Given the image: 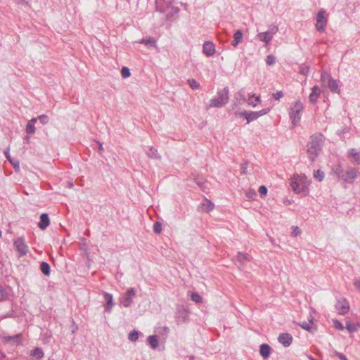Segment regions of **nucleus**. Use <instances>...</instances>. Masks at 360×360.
<instances>
[{
	"label": "nucleus",
	"mask_w": 360,
	"mask_h": 360,
	"mask_svg": "<svg viewBox=\"0 0 360 360\" xmlns=\"http://www.w3.org/2000/svg\"><path fill=\"white\" fill-rule=\"evenodd\" d=\"M323 146V136L322 134L318 133L311 136L310 141L307 144V153L311 162H314L321 153Z\"/></svg>",
	"instance_id": "obj_1"
},
{
	"label": "nucleus",
	"mask_w": 360,
	"mask_h": 360,
	"mask_svg": "<svg viewBox=\"0 0 360 360\" xmlns=\"http://www.w3.org/2000/svg\"><path fill=\"white\" fill-rule=\"evenodd\" d=\"M229 89L228 86H225L222 89H219L217 91V96L210 101V103L207 106V108H221L226 105L229 101Z\"/></svg>",
	"instance_id": "obj_2"
},
{
	"label": "nucleus",
	"mask_w": 360,
	"mask_h": 360,
	"mask_svg": "<svg viewBox=\"0 0 360 360\" xmlns=\"http://www.w3.org/2000/svg\"><path fill=\"white\" fill-rule=\"evenodd\" d=\"M156 11L165 15V20L173 21L176 19L180 9L169 4H160L156 1Z\"/></svg>",
	"instance_id": "obj_3"
},
{
	"label": "nucleus",
	"mask_w": 360,
	"mask_h": 360,
	"mask_svg": "<svg viewBox=\"0 0 360 360\" xmlns=\"http://www.w3.org/2000/svg\"><path fill=\"white\" fill-rule=\"evenodd\" d=\"M290 186L292 191L302 196H307L309 193V184L302 180L292 178L290 181Z\"/></svg>",
	"instance_id": "obj_4"
},
{
	"label": "nucleus",
	"mask_w": 360,
	"mask_h": 360,
	"mask_svg": "<svg viewBox=\"0 0 360 360\" xmlns=\"http://www.w3.org/2000/svg\"><path fill=\"white\" fill-rule=\"evenodd\" d=\"M303 105L300 101H297L293 103L289 111V116L292 121V125L295 127L300 121L302 112L303 110Z\"/></svg>",
	"instance_id": "obj_5"
},
{
	"label": "nucleus",
	"mask_w": 360,
	"mask_h": 360,
	"mask_svg": "<svg viewBox=\"0 0 360 360\" xmlns=\"http://www.w3.org/2000/svg\"><path fill=\"white\" fill-rule=\"evenodd\" d=\"M328 15L324 9L321 8L319 11L316 17V23L315 25L318 32H323L325 31L328 22Z\"/></svg>",
	"instance_id": "obj_6"
},
{
	"label": "nucleus",
	"mask_w": 360,
	"mask_h": 360,
	"mask_svg": "<svg viewBox=\"0 0 360 360\" xmlns=\"http://www.w3.org/2000/svg\"><path fill=\"white\" fill-rule=\"evenodd\" d=\"M13 247L18 252V257L20 258L26 255L29 251L28 245L25 243L24 236H20L14 240Z\"/></svg>",
	"instance_id": "obj_7"
},
{
	"label": "nucleus",
	"mask_w": 360,
	"mask_h": 360,
	"mask_svg": "<svg viewBox=\"0 0 360 360\" xmlns=\"http://www.w3.org/2000/svg\"><path fill=\"white\" fill-rule=\"evenodd\" d=\"M136 295V290L134 288H129L121 298V304L124 307H129L133 303V298Z\"/></svg>",
	"instance_id": "obj_8"
},
{
	"label": "nucleus",
	"mask_w": 360,
	"mask_h": 360,
	"mask_svg": "<svg viewBox=\"0 0 360 360\" xmlns=\"http://www.w3.org/2000/svg\"><path fill=\"white\" fill-rule=\"evenodd\" d=\"M188 310L184 306H177L175 312V318L176 319V322L178 323L187 322L188 321Z\"/></svg>",
	"instance_id": "obj_9"
},
{
	"label": "nucleus",
	"mask_w": 360,
	"mask_h": 360,
	"mask_svg": "<svg viewBox=\"0 0 360 360\" xmlns=\"http://www.w3.org/2000/svg\"><path fill=\"white\" fill-rule=\"evenodd\" d=\"M359 172L355 168L350 167L342 175V179L344 183L352 184L357 178Z\"/></svg>",
	"instance_id": "obj_10"
},
{
	"label": "nucleus",
	"mask_w": 360,
	"mask_h": 360,
	"mask_svg": "<svg viewBox=\"0 0 360 360\" xmlns=\"http://www.w3.org/2000/svg\"><path fill=\"white\" fill-rule=\"evenodd\" d=\"M335 308L340 315H345L347 314L349 309V302L345 298L338 300L335 304Z\"/></svg>",
	"instance_id": "obj_11"
},
{
	"label": "nucleus",
	"mask_w": 360,
	"mask_h": 360,
	"mask_svg": "<svg viewBox=\"0 0 360 360\" xmlns=\"http://www.w3.org/2000/svg\"><path fill=\"white\" fill-rule=\"evenodd\" d=\"M235 115L240 117H245L247 120V123H250L259 118L256 112L254 111L243 110L241 112H236Z\"/></svg>",
	"instance_id": "obj_12"
},
{
	"label": "nucleus",
	"mask_w": 360,
	"mask_h": 360,
	"mask_svg": "<svg viewBox=\"0 0 360 360\" xmlns=\"http://www.w3.org/2000/svg\"><path fill=\"white\" fill-rule=\"evenodd\" d=\"M103 295L105 300V303L103 305L105 311L107 313H110L112 311V307L115 305V302L113 300V296L112 294L107 292H103Z\"/></svg>",
	"instance_id": "obj_13"
},
{
	"label": "nucleus",
	"mask_w": 360,
	"mask_h": 360,
	"mask_svg": "<svg viewBox=\"0 0 360 360\" xmlns=\"http://www.w3.org/2000/svg\"><path fill=\"white\" fill-rule=\"evenodd\" d=\"M278 341L285 347H289L292 342V336L288 333H281L278 337Z\"/></svg>",
	"instance_id": "obj_14"
},
{
	"label": "nucleus",
	"mask_w": 360,
	"mask_h": 360,
	"mask_svg": "<svg viewBox=\"0 0 360 360\" xmlns=\"http://www.w3.org/2000/svg\"><path fill=\"white\" fill-rule=\"evenodd\" d=\"M202 51L204 54L207 56H212L215 53V47L214 44L212 41H207L203 44Z\"/></svg>",
	"instance_id": "obj_15"
},
{
	"label": "nucleus",
	"mask_w": 360,
	"mask_h": 360,
	"mask_svg": "<svg viewBox=\"0 0 360 360\" xmlns=\"http://www.w3.org/2000/svg\"><path fill=\"white\" fill-rule=\"evenodd\" d=\"M37 122L36 118H32L29 120L25 127V132L27 135H32L36 132L35 123ZM30 137L28 136H26L27 141H28Z\"/></svg>",
	"instance_id": "obj_16"
},
{
	"label": "nucleus",
	"mask_w": 360,
	"mask_h": 360,
	"mask_svg": "<svg viewBox=\"0 0 360 360\" xmlns=\"http://www.w3.org/2000/svg\"><path fill=\"white\" fill-rule=\"evenodd\" d=\"M250 256L248 253H243L238 252L237 255L233 259L236 263H238L240 265L245 264L247 262L250 261Z\"/></svg>",
	"instance_id": "obj_17"
},
{
	"label": "nucleus",
	"mask_w": 360,
	"mask_h": 360,
	"mask_svg": "<svg viewBox=\"0 0 360 360\" xmlns=\"http://www.w3.org/2000/svg\"><path fill=\"white\" fill-rule=\"evenodd\" d=\"M38 226L41 230H45L50 224V219L47 213H42L39 217Z\"/></svg>",
	"instance_id": "obj_18"
},
{
	"label": "nucleus",
	"mask_w": 360,
	"mask_h": 360,
	"mask_svg": "<svg viewBox=\"0 0 360 360\" xmlns=\"http://www.w3.org/2000/svg\"><path fill=\"white\" fill-rule=\"evenodd\" d=\"M327 86L332 93L340 94V89L339 88L337 80L333 79L331 76H328Z\"/></svg>",
	"instance_id": "obj_19"
},
{
	"label": "nucleus",
	"mask_w": 360,
	"mask_h": 360,
	"mask_svg": "<svg viewBox=\"0 0 360 360\" xmlns=\"http://www.w3.org/2000/svg\"><path fill=\"white\" fill-rule=\"evenodd\" d=\"M320 96V90L318 86H314L311 88V92L309 94V100L311 103L315 104Z\"/></svg>",
	"instance_id": "obj_20"
},
{
	"label": "nucleus",
	"mask_w": 360,
	"mask_h": 360,
	"mask_svg": "<svg viewBox=\"0 0 360 360\" xmlns=\"http://www.w3.org/2000/svg\"><path fill=\"white\" fill-rule=\"evenodd\" d=\"M314 319L313 316L311 314H310L308 317V322H307V321L300 322V323H298L297 325H299L304 330H305L308 332H311L312 325L314 324Z\"/></svg>",
	"instance_id": "obj_21"
},
{
	"label": "nucleus",
	"mask_w": 360,
	"mask_h": 360,
	"mask_svg": "<svg viewBox=\"0 0 360 360\" xmlns=\"http://www.w3.org/2000/svg\"><path fill=\"white\" fill-rule=\"evenodd\" d=\"M348 158L352 159V162L356 165H360V153L355 148H351L348 152Z\"/></svg>",
	"instance_id": "obj_22"
},
{
	"label": "nucleus",
	"mask_w": 360,
	"mask_h": 360,
	"mask_svg": "<svg viewBox=\"0 0 360 360\" xmlns=\"http://www.w3.org/2000/svg\"><path fill=\"white\" fill-rule=\"evenodd\" d=\"M271 350V347L268 344L264 343L259 347L260 355L265 359L269 357Z\"/></svg>",
	"instance_id": "obj_23"
},
{
	"label": "nucleus",
	"mask_w": 360,
	"mask_h": 360,
	"mask_svg": "<svg viewBox=\"0 0 360 360\" xmlns=\"http://www.w3.org/2000/svg\"><path fill=\"white\" fill-rule=\"evenodd\" d=\"M243 37L242 30H237L233 34V40L231 41V45L236 47L239 43L241 42Z\"/></svg>",
	"instance_id": "obj_24"
},
{
	"label": "nucleus",
	"mask_w": 360,
	"mask_h": 360,
	"mask_svg": "<svg viewBox=\"0 0 360 360\" xmlns=\"http://www.w3.org/2000/svg\"><path fill=\"white\" fill-rule=\"evenodd\" d=\"M148 343L150 347L155 349L158 347L159 344L158 337L155 335H149L147 339Z\"/></svg>",
	"instance_id": "obj_25"
},
{
	"label": "nucleus",
	"mask_w": 360,
	"mask_h": 360,
	"mask_svg": "<svg viewBox=\"0 0 360 360\" xmlns=\"http://www.w3.org/2000/svg\"><path fill=\"white\" fill-rule=\"evenodd\" d=\"M257 37L260 41L265 42L266 44H269L272 39V37L268 32H260L257 35Z\"/></svg>",
	"instance_id": "obj_26"
},
{
	"label": "nucleus",
	"mask_w": 360,
	"mask_h": 360,
	"mask_svg": "<svg viewBox=\"0 0 360 360\" xmlns=\"http://www.w3.org/2000/svg\"><path fill=\"white\" fill-rule=\"evenodd\" d=\"M40 270L44 275L49 276L51 274V266L46 262H41L40 264Z\"/></svg>",
	"instance_id": "obj_27"
},
{
	"label": "nucleus",
	"mask_w": 360,
	"mask_h": 360,
	"mask_svg": "<svg viewBox=\"0 0 360 360\" xmlns=\"http://www.w3.org/2000/svg\"><path fill=\"white\" fill-rule=\"evenodd\" d=\"M146 154L148 158L153 159H160V155L158 153L157 149L153 147H150L148 150L146 152Z\"/></svg>",
	"instance_id": "obj_28"
},
{
	"label": "nucleus",
	"mask_w": 360,
	"mask_h": 360,
	"mask_svg": "<svg viewBox=\"0 0 360 360\" xmlns=\"http://www.w3.org/2000/svg\"><path fill=\"white\" fill-rule=\"evenodd\" d=\"M30 356L35 357L37 359H41L44 356V352L39 347H35L31 352Z\"/></svg>",
	"instance_id": "obj_29"
},
{
	"label": "nucleus",
	"mask_w": 360,
	"mask_h": 360,
	"mask_svg": "<svg viewBox=\"0 0 360 360\" xmlns=\"http://www.w3.org/2000/svg\"><path fill=\"white\" fill-rule=\"evenodd\" d=\"M155 40L152 37H148L147 39H142L140 43L145 44L148 47H155Z\"/></svg>",
	"instance_id": "obj_30"
},
{
	"label": "nucleus",
	"mask_w": 360,
	"mask_h": 360,
	"mask_svg": "<svg viewBox=\"0 0 360 360\" xmlns=\"http://www.w3.org/2000/svg\"><path fill=\"white\" fill-rule=\"evenodd\" d=\"M359 324L347 321L345 328L350 333H354L358 330Z\"/></svg>",
	"instance_id": "obj_31"
},
{
	"label": "nucleus",
	"mask_w": 360,
	"mask_h": 360,
	"mask_svg": "<svg viewBox=\"0 0 360 360\" xmlns=\"http://www.w3.org/2000/svg\"><path fill=\"white\" fill-rule=\"evenodd\" d=\"M333 172L336 177H338V179H342V175L343 174V169L341 165H338L337 166H335L333 168Z\"/></svg>",
	"instance_id": "obj_32"
},
{
	"label": "nucleus",
	"mask_w": 360,
	"mask_h": 360,
	"mask_svg": "<svg viewBox=\"0 0 360 360\" xmlns=\"http://www.w3.org/2000/svg\"><path fill=\"white\" fill-rule=\"evenodd\" d=\"M139 334L141 333L139 331L133 330L129 333L128 339L131 342H135L138 340Z\"/></svg>",
	"instance_id": "obj_33"
},
{
	"label": "nucleus",
	"mask_w": 360,
	"mask_h": 360,
	"mask_svg": "<svg viewBox=\"0 0 360 360\" xmlns=\"http://www.w3.org/2000/svg\"><path fill=\"white\" fill-rule=\"evenodd\" d=\"M203 207V210L206 212H210L214 209V204L210 201L206 199L205 203L202 204Z\"/></svg>",
	"instance_id": "obj_34"
},
{
	"label": "nucleus",
	"mask_w": 360,
	"mask_h": 360,
	"mask_svg": "<svg viewBox=\"0 0 360 360\" xmlns=\"http://www.w3.org/2000/svg\"><path fill=\"white\" fill-rule=\"evenodd\" d=\"M188 84L193 90L200 89V84L195 79H189L188 80Z\"/></svg>",
	"instance_id": "obj_35"
},
{
	"label": "nucleus",
	"mask_w": 360,
	"mask_h": 360,
	"mask_svg": "<svg viewBox=\"0 0 360 360\" xmlns=\"http://www.w3.org/2000/svg\"><path fill=\"white\" fill-rule=\"evenodd\" d=\"M35 118L37 119V122L39 120V122L43 125L47 124L49 122V117L46 115H44V114L41 115Z\"/></svg>",
	"instance_id": "obj_36"
},
{
	"label": "nucleus",
	"mask_w": 360,
	"mask_h": 360,
	"mask_svg": "<svg viewBox=\"0 0 360 360\" xmlns=\"http://www.w3.org/2000/svg\"><path fill=\"white\" fill-rule=\"evenodd\" d=\"M350 131L349 127H344L342 129L337 131L336 134L341 138H345V134L349 133Z\"/></svg>",
	"instance_id": "obj_37"
},
{
	"label": "nucleus",
	"mask_w": 360,
	"mask_h": 360,
	"mask_svg": "<svg viewBox=\"0 0 360 360\" xmlns=\"http://www.w3.org/2000/svg\"><path fill=\"white\" fill-rule=\"evenodd\" d=\"M191 299L195 303H201L202 302V297L198 292H192Z\"/></svg>",
	"instance_id": "obj_38"
},
{
	"label": "nucleus",
	"mask_w": 360,
	"mask_h": 360,
	"mask_svg": "<svg viewBox=\"0 0 360 360\" xmlns=\"http://www.w3.org/2000/svg\"><path fill=\"white\" fill-rule=\"evenodd\" d=\"M309 70H310V68L309 66L305 65L304 64H302L300 66L299 72H300V74H301L302 75H307L308 73L309 72Z\"/></svg>",
	"instance_id": "obj_39"
},
{
	"label": "nucleus",
	"mask_w": 360,
	"mask_h": 360,
	"mask_svg": "<svg viewBox=\"0 0 360 360\" xmlns=\"http://www.w3.org/2000/svg\"><path fill=\"white\" fill-rule=\"evenodd\" d=\"M162 223L160 221H155L153 224V231L155 233H160L162 232Z\"/></svg>",
	"instance_id": "obj_40"
},
{
	"label": "nucleus",
	"mask_w": 360,
	"mask_h": 360,
	"mask_svg": "<svg viewBox=\"0 0 360 360\" xmlns=\"http://www.w3.org/2000/svg\"><path fill=\"white\" fill-rule=\"evenodd\" d=\"M121 75L123 78H128L131 75L130 70L127 67H122L121 69Z\"/></svg>",
	"instance_id": "obj_41"
},
{
	"label": "nucleus",
	"mask_w": 360,
	"mask_h": 360,
	"mask_svg": "<svg viewBox=\"0 0 360 360\" xmlns=\"http://www.w3.org/2000/svg\"><path fill=\"white\" fill-rule=\"evenodd\" d=\"M195 183L201 188L205 187V181L202 177H196L194 179Z\"/></svg>",
	"instance_id": "obj_42"
},
{
	"label": "nucleus",
	"mask_w": 360,
	"mask_h": 360,
	"mask_svg": "<svg viewBox=\"0 0 360 360\" xmlns=\"http://www.w3.org/2000/svg\"><path fill=\"white\" fill-rule=\"evenodd\" d=\"M314 178L317 179L319 181H321L324 178V172L320 169H318L314 174Z\"/></svg>",
	"instance_id": "obj_43"
},
{
	"label": "nucleus",
	"mask_w": 360,
	"mask_h": 360,
	"mask_svg": "<svg viewBox=\"0 0 360 360\" xmlns=\"http://www.w3.org/2000/svg\"><path fill=\"white\" fill-rule=\"evenodd\" d=\"M332 321L333 323V326L336 329H338L340 330H344L345 328H344L342 323L340 321H338V319H333Z\"/></svg>",
	"instance_id": "obj_44"
},
{
	"label": "nucleus",
	"mask_w": 360,
	"mask_h": 360,
	"mask_svg": "<svg viewBox=\"0 0 360 360\" xmlns=\"http://www.w3.org/2000/svg\"><path fill=\"white\" fill-rule=\"evenodd\" d=\"M266 63L268 65H273L276 63V58L273 55H268L266 58Z\"/></svg>",
	"instance_id": "obj_45"
},
{
	"label": "nucleus",
	"mask_w": 360,
	"mask_h": 360,
	"mask_svg": "<svg viewBox=\"0 0 360 360\" xmlns=\"http://www.w3.org/2000/svg\"><path fill=\"white\" fill-rule=\"evenodd\" d=\"M257 196V193L255 192V190L253 189H249L247 192H246V197L248 198V199H255V198Z\"/></svg>",
	"instance_id": "obj_46"
},
{
	"label": "nucleus",
	"mask_w": 360,
	"mask_h": 360,
	"mask_svg": "<svg viewBox=\"0 0 360 360\" xmlns=\"http://www.w3.org/2000/svg\"><path fill=\"white\" fill-rule=\"evenodd\" d=\"M258 191L260 194V196L262 198L266 195L268 190L265 186L262 185L259 187Z\"/></svg>",
	"instance_id": "obj_47"
},
{
	"label": "nucleus",
	"mask_w": 360,
	"mask_h": 360,
	"mask_svg": "<svg viewBox=\"0 0 360 360\" xmlns=\"http://www.w3.org/2000/svg\"><path fill=\"white\" fill-rule=\"evenodd\" d=\"M283 96V93L282 91H277L276 93L272 94V97L276 100L278 101Z\"/></svg>",
	"instance_id": "obj_48"
},
{
	"label": "nucleus",
	"mask_w": 360,
	"mask_h": 360,
	"mask_svg": "<svg viewBox=\"0 0 360 360\" xmlns=\"http://www.w3.org/2000/svg\"><path fill=\"white\" fill-rule=\"evenodd\" d=\"M248 165V162L247 160H245L244 162V163L241 165V167H240L241 172H240V173L242 174H244L247 173Z\"/></svg>",
	"instance_id": "obj_49"
},
{
	"label": "nucleus",
	"mask_w": 360,
	"mask_h": 360,
	"mask_svg": "<svg viewBox=\"0 0 360 360\" xmlns=\"http://www.w3.org/2000/svg\"><path fill=\"white\" fill-rule=\"evenodd\" d=\"M269 109L266 108V109H262L259 111H257L256 113L257 114L258 117H259L262 115L267 114L269 112Z\"/></svg>",
	"instance_id": "obj_50"
},
{
	"label": "nucleus",
	"mask_w": 360,
	"mask_h": 360,
	"mask_svg": "<svg viewBox=\"0 0 360 360\" xmlns=\"http://www.w3.org/2000/svg\"><path fill=\"white\" fill-rule=\"evenodd\" d=\"M335 355L338 357L340 360H348L345 354L340 353L337 351L334 352Z\"/></svg>",
	"instance_id": "obj_51"
},
{
	"label": "nucleus",
	"mask_w": 360,
	"mask_h": 360,
	"mask_svg": "<svg viewBox=\"0 0 360 360\" xmlns=\"http://www.w3.org/2000/svg\"><path fill=\"white\" fill-rule=\"evenodd\" d=\"M328 76L329 75H328L326 71H323L321 75V81L324 83L326 82V77H328Z\"/></svg>",
	"instance_id": "obj_52"
},
{
	"label": "nucleus",
	"mask_w": 360,
	"mask_h": 360,
	"mask_svg": "<svg viewBox=\"0 0 360 360\" xmlns=\"http://www.w3.org/2000/svg\"><path fill=\"white\" fill-rule=\"evenodd\" d=\"M270 35L273 37V35L278 32V27L274 26L271 27L269 31H267Z\"/></svg>",
	"instance_id": "obj_53"
},
{
	"label": "nucleus",
	"mask_w": 360,
	"mask_h": 360,
	"mask_svg": "<svg viewBox=\"0 0 360 360\" xmlns=\"http://www.w3.org/2000/svg\"><path fill=\"white\" fill-rule=\"evenodd\" d=\"M238 96L240 97V99L244 102L246 101V98H245V96L243 94V89H240L238 92Z\"/></svg>",
	"instance_id": "obj_54"
},
{
	"label": "nucleus",
	"mask_w": 360,
	"mask_h": 360,
	"mask_svg": "<svg viewBox=\"0 0 360 360\" xmlns=\"http://www.w3.org/2000/svg\"><path fill=\"white\" fill-rule=\"evenodd\" d=\"M354 285L355 288L360 291V280L355 279L354 281Z\"/></svg>",
	"instance_id": "obj_55"
},
{
	"label": "nucleus",
	"mask_w": 360,
	"mask_h": 360,
	"mask_svg": "<svg viewBox=\"0 0 360 360\" xmlns=\"http://www.w3.org/2000/svg\"><path fill=\"white\" fill-rule=\"evenodd\" d=\"M97 145H98V151L100 154L102 153V152L103 151V145L100 142H96Z\"/></svg>",
	"instance_id": "obj_56"
},
{
	"label": "nucleus",
	"mask_w": 360,
	"mask_h": 360,
	"mask_svg": "<svg viewBox=\"0 0 360 360\" xmlns=\"http://www.w3.org/2000/svg\"><path fill=\"white\" fill-rule=\"evenodd\" d=\"M13 166V167L16 169L17 168L19 169V162H13V160L9 161Z\"/></svg>",
	"instance_id": "obj_57"
},
{
	"label": "nucleus",
	"mask_w": 360,
	"mask_h": 360,
	"mask_svg": "<svg viewBox=\"0 0 360 360\" xmlns=\"http://www.w3.org/2000/svg\"><path fill=\"white\" fill-rule=\"evenodd\" d=\"M4 154H5L6 157L8 159V161L12 160L11 158V155H10V153H9V149L8 148L4 152Z\"/></svg>",
	"instance_id": "obj_58"
},
{
	"label": "nucleus",
	"mask_w": 360,
	"mask_h": 360,
	"mask_svg": "<svg viewBox=\"0 0 360 360\" xmlns=\"http://www.w3.org/2000/svg\"><path fill=\"white\" fill-rule=\"evenodd\" d=\"M13 1L18 4H28L27 0H13Z\"/></svg>",
	"instance_id": "obj_59"
},
{
	"label": "nucleus",
	"mask_w": 360,
	"mask_h": 360,
	"mask_svg": "<svg viewBox=\"0 0 360 360\" xmlns=\"http://www.w3.org/2000/svg\"><path fill=\"white\" fill-rule=\"evenodd\" d=\"M4 296V288L1 286H0V301L2 300Z\"/></svg>",
	"instance_id": "obj_60"
},
{
	"label": "nucleus",
	"mask_w": 360,
	"mask_h": 360,
	"mask_svg": "<svg viewBox=\"0 0 360 360\" xmlns=\"http://www.w3.org/2000/svg\"><path fill=\"white\" fill-rule=\"evenodd\" d=\"M297 231L299 232V229H298V227L296 226V227H295V230L293 231V234L295 236H296L297 235Z\"/></svg>",
	"instance_id": "obj_61"
},
{
	"label": "nucleus",
	"mask_w": 360,
	"mask_h": 360,
	"mask_svg": "<svg viewBox=\"0 0 360 360\" xmlns=\"http://www.w3.org/2000/svg\"><path fill=\"white\" fill-rule=\"evenodd\" d=\"M250 97V98H251V97H255V101H260V97H259V96H255V94L251 95Z\"/></svg>",
	"instance_id": "obj_62"
},
{
	"label": "nucleus",
	"mask_w": 360,
	"mask_h": 360,
	"mask_svg": "<svg viewBox=\"0 0 360 360\" xmlns=\"http://www.w3.org/2000/svg\"><path fill=\"white\" fill-rule=\"evenodd\" d=\"M248 101H248V103H249L250 105H252L253 107H255V106H256V104H255V103H254V102H252V101H250V97H249Z\"/></svg>",
	"instance_id": "obj_63"
},
{
	"label": "nucleus",
	"mask_w": 360,
	"mask_h": 360,
	"mask_svg": "<svg viewBox=\"0 0 360 360\" xmlns=\"http://www.w3.org/2000/svg\"><path fill=\"white\" fill-rule=\"evenodd\" d=\"M189 359L194 360V356H193V355L189 356Z\"/></svg>",
	"instance_id": "obj_64"
}]
</instances>
